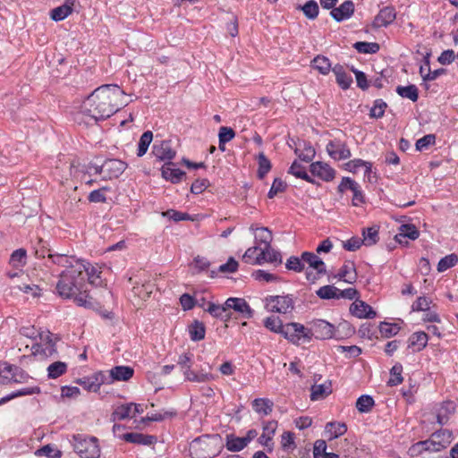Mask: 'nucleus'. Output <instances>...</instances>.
I'll return each instance as SVG.
<instances>
[{
    "mask_svg": "<svg viewBox=\"0 0 458 458\" xmlns=\"http://www.w3.org/2000/svg\"><path fill=\"white\" fill-rule=\"evenodd\" d=\"M124 91L116 84H105L97 88L83 102L81 114L87 123L106 120L127 105Z\"/></svg>",
    "mask_w": 458,
    "mask_h": 458,
    "instance_id": "obj_1",
    "label": "nucleus"
},
{
    "mask_svg": "<svg viewBox=\"0 0 458 458\" xmlns=\"http://www.w3.org/2000/svg\"><path fill=\"white\" fill-rule=\"evenodd\" d=\"M84 268L83 265H78L76 269H64L59 276L56 284V293L64 299H72L78 291H81L85 285V277L81 276V270Z\"/></svg>",
    "mask_w": 458,
    "mask_h": 458,
    "instance_id": "obj_2",
    "label": "nucleus"
},
{
    "mask_svg": "<svg viewBox=\"0 0 458 458\" xmlns=\"http://www.w3.org/2000/svg\"><path fill=\"white\" fill-rule=\"evenodd\" d=\"M69 442L81 458H99L100 447L96 437L86 434H73Z\"/></svg>",
    "mask_w": 458,
    "mask_h": 458,
    "instance_id": "obj_3",
    "label": "nucleus"
},
{
    "mask_svg": "<svg viewBox=\"0 0 458 458\" xmlns=\"http://www.w3.org/2000/svg\"><path fill=\"white\" fill-rule=\"evenodd\" d=\"M308 325V341H310L312 337L320 340L335 337V327L327 320L313 319Z\"/></svg>",
    "mask_w": 458,
    "mask_h": 458,
    "instance_id": "obj_4",
    "label": "nucleus"
},
{
    "mask_svg": "<svg viewBox=\"0 0 458 458\" xmlns=\"http://www.w3.org/2000/svg\"><path fill=\"white\" fill-rule=\"evenodd\" d=\"M41 343L34 344L31 347L32 354L42 358L53 357L57 354L55 342L48 332L45 336L40 335Z\"/></svg>",
    "mask_w": 458,
    "mask_h": 458,
    "instance_id": "obj_5",
    "label": "nucleus"
},
{
    "mask_svg": "<svg viewBox=\"0 0 458 458\" xmlns=\"http://www.w3.org/2000/svg\"><path fill=\"white\" fill-rule=\"evenodd\" d=\"M281 335L294 344H299L301 339L308 341L307 327L296 322L284 325Z\"/></svg>",
    "mask_w": 458,
    "mask_h": 458,
    "instance_id": "obj_6",
    "label": "nucleus"
},
{
    "mask_svg": "<svg viewBox=\"0 0 458 458\" xmlns=\"http://www.w3.org/2000/svg\"><path fill=\"white\" fill-rule=\"evenodd\" d=\"M267 305L270 307V310L277 313L286 314L291 312L294 308L293 300L289 296H269L266 298Z\"/></svg>",
    "mask_w": 458,
    "mask_h": 458,
    "instance_id": "obj_7",
    "label": "nucleus"
},
{
    "mask_svg": "<svg viewBox=\"0 0 458 458\" xmlns=\"http://www.w3.org/2000/svg\"><path fill=\"white\" fill-rule=\"evenodd\" d=\"M128 165L127 163L116 159L110 158L106 159L104 162V175L102 177L103 180H113L118 178L120 175L123 174L126 170Z\"/></svg>",
    "mask_w": 458,
    "mask_h": 458,
    "instance_id": "obj_8",
    "label": "nucleus"
},
{
    "mask_svg": "<svg viewBox=\"0 0 458 458\" xmlns=\"http://www.w3.org/2000/svg\"><path fill=\"white\" fill-rule=\"evenodd\" d=\"M326 149L328 155L337 161L350 158L352 156L351 150L346 143L340 140H330L327 144Z\"/></svg>",
    "mask_w": 458,
    "mask_h": 458,
    "instance_id": "obj_9",
    "label": "nucleus"
},
{
    "mask_svg": "<svg viewBox=\"0 0 458 458\" xmlns=\"http://www.w3.org/2000/svg\"><path fill=\"white\" fill-rule=\"evenodd\" d=\"M133 374V369L129 366H115L107 373L104 372L105 384H112L114 381H128Z\"/></svg>",
    "mask_w": 458,
    "mask_h": 458,
    "instance_id": "obj_10",
    "label": "nucleus"
},
{
    "mask_svg": "<svg viewBox=\"0 0 458 458\" xmlns=\"http://www.w3.org/2000/svg\"><path fill=\"white\" fill-rule=\"evenodd\" d=\"M436 445L437 444H434L430 438H428L411 445L409 448V453L412 457L420 456L421 458H427V455L441 452L437 449Z\"/></svg>",
    "mask_w": 458,
    "mask_h": 458,
    "instance_id": "obj_11",
    "label": "nucleus"
},
{
    "mask_svg": "<svg viewBox=\"0 0 458 458\" xmlns=\"http://www.w3.org/2000/svg\"><path fill=\"white\" fill-rule=\"evenodd\" d=\"M75 382L85 390L97 393L100 389V386L105 384L104 372H96L91 376L78 378Z\"/></svg>",
    "mask_w": 458,
    "mask_h": 458,
    "instance_id": "obj_12",
    "label": "nucleus"
},
{
    "mask_svg": "<svg viewBox=\"0 0 458 458\" xmlns=\"http://www.w3.org/2000/svg\"><path fill=\"white\" fill-rule=\"evenodd\" d=\"M48 259L55 265L64 267L65 269H76L78 265H83V259H77L75 256L66 253H49Z\"/></svg>",
    "mask_w": 458,
    "mask_h": 458,
    "instance_id": "obj_13",
    "label": "nucleus"
},
{
    "mask_svg": "<svg viewBox=\"0 0 458 458\" xmlns=\"http://www.w3.org/2000/svg\"><path fill=\"white\" fill-rule=\"evenodd\" d=\"M225 308L227 310H233L241 314L243 318H250L253 317V310L248 302L242 298L231 297L225 301Z\"/></svg>",
    "mask_w": 458,
    "mask_h": 458,
    "instance_id": "obj_14",
    "label": "nucleus"
},
{
    "mask_svg": "<svg viewBox=\"0 0 458 458\" xmlns=\"http://www.w3.org/2000/svg\"><path fill=\"white\" fill-rule=\"evenodd\" d=\"M310 172L322 181L331 182L335 176V170L324 162H314L310 165Z\"/></svg>",
    "mask_w": 458,
    "mask_h": 458,
    "instance_id": "obj_15",
    "label": "nucleus"
},
{
    "mask_svg": "<svg viewBox=\"0 0 458 458\" xmlns=\"http://www.w3.org/2000/svg\"><path fill=\"white\" fill-rule=\"evenodd\" d=\"M152 154L161 161L172 162L174 158L176 151L173 149L171 142L162 140L159 144L154 143L152 147Z\"/></svg>",
    "mask_w": 458,
    "mask_h": 458,
    "instance_id": "obj_16",
    "label": "nucleus"
},
{
    "mask_svg": "<svg viewBox=\"0 0 458 458\" xmlns=\"http://www.w3.org/2000/svg\"><path fill=\"white\" fill-rule=\"evenodd\" d=\"M396 18V12L393 6H386L382 8L376 15L372 21L373 28L378 29L382 27H387Z\"/></svg>",
    "mask_w": 458,
    "mask_h": 458,
    "instance_id": "obj_17",
    "label": "nucleus"
},
{
    "mask_svg": "<svg viewBox=\"0 0 458 458\" xmlns=\"http://www.w3.org/2000/svg\"><path fill=\"white\" fill-rule=\"evenodd\" d=\"M354 4L352 0H346L338 7L331 10V17L337 22L350 19L354 13Z\"/></svg>",
    "mask_w": 458,
    "mask_h": 458,
    "instance_id": "obj_18",
    "label": "nucleus"
},
{
    "mask_svg": "<svg viewBox=\"0 0 458 458\" xmlns=\"http://www.w3.org/2000/svg\"><path fill=\"white\" fill-rule=\"evenodd\" d=\"M350 312L352 315L359 318H373L377 315L376 311L372 309L371 306L367 304L365 301L359 300H356L353 303L351 304Z\"/></svg>",
    "mask_w": 458,
    "mask_h": 458,
    "instance_id": "obj_19",
    "label": "nucleus"
},
{
    "mask_svg": "<svg viewBox=\"0 0 458 458\" xmlns=\"http://www.w3.org/2000/svg\"><path fill=\"white\" fill-rule=\"evenodd\" d=\"M301 259L307 263L310 268L316 270L318 276H322L327 273V267L325 262L317 254L310 251H304L301 253Z\"/></svg>",
    "mask_w": 458,
    "mask_h": 458,
    "instance_id": "obj_20",
    "label": "nucleus"
},
{
    "mask_svg": "<svg viewBox=\"0 0 458 458\" xmlns=\"http://www.w3.org/2000/svg\"><path fill=\"white\" fill-rule=\"evenodd\" d=\"M162 176L172 183H178L181 182L185 173L176 167L174 162H165L161 168Z\"/></svg>",
    "mask_w": 458,
    "mask_h": 458,
    "instance_id": "obj_21",
    "label": "nucleus"
},
{
    "mask_svg": "<svg viewBox=\"0 0 458 458\" xmlns=\"http://www.w3.org/2000/svg\"><path fill=\"white\" fill-rule=\"evenodd\" d=\"M420 236V232L417 227L412 224L402 225L399 228V233L394 236V239L400 244H407L406 239L416 240Z\"/></svg>",
    "mask_w": 458,
    "mask_h": 458,
    "instance_id": "obj_22",
    "label": "nucleus"
},
{
    "mask_svg": "<svg viewBox=\"0 0 458 458\" xmlns=\"http://www.w3.org/2000/svg\"><path fill=\"white\" fill-rule=\"evenodd\" d=\"M264 262H282V258L280 252L273 250L271 248V245L264 246L260 249V252L258 254V256L255 259L254 263L257 265H261Z\"/></svg>",
    "mask_w": 458,
    "mask_h": 458,
    "instance_id": "obj_23",
    "label": "nucleus"
},
{
    "mask_svg": "<svg viewBox=\"0 0 458 458\" xmlns=\"http://www.w3.org/2000/svg\"><path fill=\"white\" fill-rule=\"evenodd\" d=\"M434 444H437V449L443 451L448 447L453 440V433L448 429L437 430L428 437Z\"/></svg>",
    "mask_w": 458,
    "mask_h": 458,
    "instance_id": "obj_24",
    "label": "nucleus"
},
{
    "mask_svg": "<svg viewBox=\"0 0 458 458\" xmlns=\"http://www.w3.org/2000/svg\"><path fill=\"white\" fill-rule=\"evenodd\" d=\"M121 438L128 443L142 445H151L157 441L156 437L152 435H146L138 432L125 433L121 436Z\"/></svg>",
    "mask_w": 458,
    "mask_h": 458,
    "instance_id": "obj_25",
    "label": "nucleus"
},
{
    "mask_svg": "<svg viewBox=\"0 0 458 458\" xmlns=\"http://www.w3.org/2000/svg\"><path fill=\"white\" fill-rule=\"evenodd\" d=\"M334 277L348 284L355 283L357 280V272L354 263L351 261L345 262L339 269L338 274L334 276Z\"/></svg>",
    "mask_w": 458,
    "mask_h": 458,
    "instance_id": "obj_26",
    "label": "nucleus"
},
{
    "mask_svg": "<svg viewBox=\"0 0 458 458\" xmlns=\"http://www.w3.org/2000/svg\"><path fill=\"white\" fill-rule=\"evenodd\" d=\"M294 153L301 161L306 163L311 162L316 155L315 148L312 147L311 143L306 140H299Z\"/></svg>",
    "mask_w": 458,
    "mask_h": 458,
    "instance_id": "obj_27",
    "label": "nucleus"
},
{
    "mask_svg": "<svg viewBox=\"0 0 458 458\" xmlns=\"http://www.w3.org/2000/svg\"><path fill=\"white\" fill-rule=\"evenodd\" d=\"M428 341V334L423 331L415 332L408 339V348L414 352H420L427 346Z\"/></svg>",
    "mask_w": 458,
    "mask_h": 458,
    "instance_id": "obj_28",
    "label": "nucleus"
},
{
    "mask_svg": "<svg viewBox=\"0 0 458 458\" xmlns=\"http://www.w3.org/2000/svg\"><path fill=\"white\" fill-rule=\"evenodd\" d=\"M84 268L81 270V276H83V272L86 273L88 276V281L90 284L94 286H100L102 284L101 279V271L95 266L91 265L89 262H86L83 260Z\"/></svg>",
    "mask_w": 458,
    "mask_h": 458,
    "instance_id": "obj_29",
    "label": "nucleus"
},
{
    "mask_svg": "<svg viewBox=\"0 0 458 458\" xmlns=\"http://www.w3.org/2000/svg\"><path fill=\"white\" fill-rule=\"evenodd\" d=\"M332 71L335 75V81L339 87L344 90L348 89L352 83V77L345 72L344 66L335 64Z\"/></svg>",
    "mask_w": 458,
    "mask_h": 458,
    "instance_id": "obj_30",
    "label": "nucleus"
},
{
    "mask_svg": "<svg viewBox=\"0 0 458 458\" xmlns=\"http://www.w3.org/2000/svg\"><path fill=\"white\" fill-rule=\"evenodd\" d=\"M253 410L261 416L269 415L274 407V403L267 398H256L251 403Z\"/></svg>",
    "mask_w": 458,
    "mask_h": 458,
    "instance_id": "obj_31",
    "label": "nucleus"
},
{
    "mask_svg": "<svg viewBox=\"0 0 458 458\" xmlns=\"http://www.w3.org/2000/svg\"><path fill=\"white\" fill-rule=\"evenodd\" d=\"M247 445L243 437H237L234 434L225 436V448L232 453L240 452Z\"/></svg>",
    "mask_w": 458,
    "mask_h": 458,
    "instance_id": "obj_32",
    "label": "nucleus"
},
{
    "mask_svg": "<svg viewBox=\"0 0 458 458\" xmlns=\"http://www.w3.org/2000/svg\"><path fill=\"white\" fill-rule=\"evenodd\" d=\"M325 431L328 434L329 439H335L343 436L347 431V426L344 422H327Z\"/></svg>",
    "mask_w": 458,
    "mask_h": 458,
    "instance_id": "obj_33",
    "label": "nucleus"
},
{
    "mask_svg": "<svg viewBox=\"0 0 458 458\" xmlns=\"http://www.w3.org/2000/svg\"><path fill=\"white\" fill-rule=\"evenodd\" d=\"M277 421L270 420L263 425V433L259 437V441L261 445L267 446L272 441V437L276 430Z\"/></svg>",
    "mask_w": 458,
    "mask_h": 458,
    "instance_id": "obj_34",
    "label": "nucleus"
},
{
    "mask_svg": "<svg viewBox=\"0 0 458 458\" xmlns=\"http://www.w3.org/2000/svg\"><path fill=\"white\" fill-rule=\"evenodd\" d=\"M205 334L206 327L202 322L195 320L189 326V335L191 341L199 342L203 340L205 338Z\"/></svg>",
    "mask_w": 458,
    "mask_h": 458,
    "instance_id": "obj_35",
    "label": "nucleus"
},
{
    "mask_svg": "<svg viewBox=\"0 0 458 458\" xmlns=\"http://www.w3.org/2000/svg\"><path fill=\"white\" fill-rule=\"evenodd\" d=\"M454 405L452 402L443 403L437 413V422L445 425L449 420V416L454 411Z\"/></svg>",
    "mask_w": 458,
    "mask_h": 458,
    "instance_id": "obj_36",
    "label": "nucleus"
},
{
    "mask_svg": "<svg viewBox=\"0 0 458 458\" xmlns=\"http://www.w3.org/2000/svg\"><path fill=\"white\" fill-rule=\"evenodd\" d=\"M395 91L400 97L408 98L412 102H416L419 98V89L414 84L408 86H397Z\"/></svg>",
    "mask_w": 458,
    "mask_h": 458,
    "instance_id": "obj_37",
    "label": "nucleus"
},
{
    "mask_svg": "<svg viewBox=\"0 0 458 458\" xmlns=\"http://www.w3.org/2000/svg\"><path fill=\"white\" fill-rule=\"evenodd\" d=\"M311 66L323 75L328 74L330 70H332L329 59L320 55L314 57V59L311 61Z\"/></svg>",
    "mask_w": 458,
    "mask_h": 458,
    "instance_id": "obj_38",
    "label": "nucleus"
},
{
    "mask_svg": "<svg viewBox=\"0 0 458 458\" xmlns=\"http://www.w3.org/2000/svg\"><path fill=\"white\" fill-rule=\"evenodd\" d=\"M132 406L133 403L117 406L112 413L113 420H123L127 418H133Z\"/></svg>",
    "mask_w": 458,
    "mask_h": 458,
    "instance_id": "obj_39",
    "label": "nucleus"
},
{
    "mask_svg": "<svg viewBox=\"0 0 458 458\" xmlns=\"http://www.w3.org/2000/svg\"><path fill=\"white\" fill-rule=\"evenodd\" d=\"M39 393H40V387H38V386L25 387V388L20 389L18 391L12 392L11 394L2 397L0 399V404H4L6 402H8L13 398H16V397H20V396H23V395H32V394H39Z\"/></svg>",
    "mask_w": 458,
    "mask_h": 458,
    "instance_id": "obj_40",
    "label": "nucleus"
},
{
    "mask_svg": "<svg viewBox=\"0 0 458 458\" xmlns=\"http://www.w3.org/2000/svg\"><path fill=\"white\" fill-rule=\"evenodd\" d=\"M297 9L301 10L309 20H315L319 13V7L315 0H309L303 5L298 6Z\"/></svg>",
    "mask_w": 458,
    "mask_h": 458,
    "instance_id": "obj_41",
    "label": "nucleus"
},
{
    "mask_svg": "<svg viewBox=\"0 0 458 458\" xmlns=\"http://www.w3.org/2000/svg\"><path fill=\"white\" fill-rule=\"evenodd\" d=\"M206 311L214 318L225 320H227L230 318V315L226 313L227 309L225 308V302L223 305L208 302Z\"/></svg>",
    "mask_w": 458,
    "mask_h": 458,
    "instance_id": "obj_42",
    "label": "nucleus"
},
{
    "mask_svg": "<svg viewBox=\"0 0 458 458\" xmlns=\"http://www.w3.org/2000/svg\"><path fill=\"white\" fill-rule=\"evenodd\" d=\"M362 242L365 246H372L376 244L378 240V226H371L362 229Z\"/></svg>",
    "mask_w": 458,
    "mask_h": 458,
    "instance_id": "obj_43",
    "label": "nucleus"
},
{
    "mask_svg": "<svg viewBox=\"0 0 458 458\" xmlns=\"http://www.w3.org/2000/svg\"><path fill=\"white\" fill-rule=\"evenodd\" d=\"M353 47L360 54H377L380 46L377 42L358 41L353 44Z\"/></svg>",
    "mask_w": 458,
    "mask_h": 458,
    "instance_id": "obj_44",
    "label": "nucleus"
},
{
    "mask_svg": "<svg viewBox=\"0 0 458 458\" xmlns=\"http://www.w3.org/2000/svg\"><path fill=\"white\" fill-rule=\"evenodd\" d=\"M67 371V364L63 361H55L47 367V377L55 379Z\"/></svg>",
    "mask_w": 458,
    "mask_h": 458,
    "instance_id": "obj_45",
    "label": "nucleus"
},
{
    "mask_svg": "<svg viewBox=\"0 0 458 458\" xmlns=\"http://www.w3.org/2000/svg\"><path fill=\"white\" fill-rule=\"evenodd\" d=\"M27 252L25 249H18L14 250L11 257L9 263L15 268L22 267L26 265Z\"/></svg>",
    "mask_w": 458,
    "mask_h": 458,
    "instance_id": "obj_46",
    "label": "nucleus"
},
{
    "mask_svg": "<svg viewBox=\"0 0 458 458\" xmlns=\"http://www.w3.org/2000/svg\"><path fill=\"white\" fill-rule=\"evenodd\" d=\"M429 58H430V53H427V55L424 56V64L428 67V72L425 74V76H423L424 81H435L439 76L446 73V70L444 68H439L435 71H431L430 67H429V64H430Z\"/></svg>",
    "mask_w": 458,
    "mask_h": 458,
    "instance_id": "obj_47",
    "label": "nucleus"
},
{
    "mask_svg": "<svg viewBox=\"0 0 458 458\" xmlns=\"http://www.w3.org/2000/svg\"><path fill=\"white\" fill-rule=\"evenodd\" d=\"M258 164L259 168L257 171V175L259 179H263L267 175V174L271 170V162L266 157V155L263 152H261L258 156Z\"/></svg>",
    "mask_w": 458,
    "mask_h": 458,
    "instance_id": "obj_48",
    "label": "nucleus"
},
{
    "mask_svg": "<svg viewBox=\"0 0 458 458\" xmlns=\"http://www.w3.org/2000/svg\"><path fill=\"white\" fill-rule=\"evenodd\" d=\"M338 288L334 285H324L316 291V294L322 300H338Z\"/></svg>",
    "mask_w": 458,
    "mask_h": 458,
    "instance_id": "obj_49",
    "label": "nucleus"
},
{
    "mask_svg": "<svg viewBox=\"0 0 458 458\" xmlns=\"http://www.w3.org/2000/svg\"><path fill=\"white\" fill-rule=\"evenodd\" d=\"M153 140V133L151 131H146L142 133L138 143L137 156L142 157L147 153V150Z\"/></svg>",
    "mask_w": 458,
    "mask_h": 458,
    "instance_id": "obj_50",
    "label": "nucleus"
},
{
    "mask_svg": "<svg viewBox=\"0 0 458 458\" xmlns=\"http://www.w3.org/2000/svg\"><path fill=\"white\" fill-rule=\"evenodd\" d=\"M374 404V399L369 394H362L356 401V408L362 413L369 412Z\"/></svg>",
    "mask_w": 458,
    "mask_h": 458,
    "instance_id": "obj_51",
    "label": "nucleus"
},
{
    "mask_svg": "<svg viewBox=\"0 0 458 458\" xmlns=\"http://www.w3.org/2000/svg\"><path fill=\"white\" fill-rule=\"evenodd\" d=\"M402 373L403 365L399 362L395 363L390 369L391 377L387 381V385L390 386H395L400 385L403 381Z\"/></svg>",
    "mask_w": 458,
    "mask_h": 458,
    "instance_id": "obj_52",
    "label": "nucleus"
},
{
    "mask_svg": "<svg viewBox=\"0 0 458 458\" xmlns=\"http://www.w3.org/2000/svg\"><path fill=\"white\" fill-rule=\"evenodd\" d=\"M72 298L78 306L84 308H92L94 306L93 298L90 297L83 288L81 291H78Z\"/></svg>",
    "mask_w": 458,
    "mask_h": 458,
    "instance_id": "obj_53",
    "label": "nucleus"
},
{
    "mask_svg": "<svg viewBox=\"0 0 458 458\" xmlns=\"http://www.w3.org/2000/svg\"><path fill=\"white\" fill-rule=\"evenodd\" d=\"M183 376L185 377V380L191 382L204 383L214 379V376L210 373H196L191 369H190L189 371H185V374Z\"/></svg>",
    "mask_w": 458,
    "mask_h": 458,
    "instance_id": "obj_54",
    "label": "nucleus"
},
{
    "mask_svg": "<svg viewBox=\"0 0 458 458\" xmlns=\"http://www.w3.org/2000/svg\"><path fill=\"white\" fill-rule=\"evenodd\" d=\"M401 327L395 323L381 322L379 325V332L385 338H390L398 334Z\"/></svg>",
    "mask_w": 458,
    "mask_h": 458,
    "instance_id": "obj_55",
    "label": "nucleus"
},
{
    "mask_svg": "<svg viewBox=\"0 0 458 458\" xmlns=\"http://www.w3.org/2000/svg\"><path fill=\"white\" fill-rule=\"evenodd\" d=\"M72 13V8L68 5H60L51 11L50 17L53 21H60L64 20Z\"/></svg>",
    "mask_w": 458,
    "mask_h": 458,
    "instance_id": "obj_56",
    "label": "nucleus"
},
{
    "mask_svg": "<svg viewBox=\"0 0 458 458\" xmlns=\"http://www.w3.org/2000/svg\"><path fill=\"white\" fill-rule=\"evenodd\" d=\"M330 393V386H327L325 384L314 385L311 387L310 399L312 401L320 400L327 396Z\"/></svg>",
    "mask_w": 458,
    "mask_h": 458,
    "instance_id": "obj_57",
    "label": "nucleus"
},
{
    "mask_svg": "<svg viewBox=\"0 0 458 458\" xmlns=\"http://www.w3.org/2000/svg\"><path fill=\"white\" fill-rule=\"evenodd\" d=\"M264 326L271 332L281 334L284 325L278 317L270 316L264 320Z\"/></svg>",
    "mask_w": 458,
    "mask_h": 458,
    "instance_id": "obj_58",
    "label": "nucleus"
},
{
    "mask_svg": "<svg viewBox=\"0 0 458 458\" xmlns=\"http://www.w3.org/2000/svg\"><path fill=\"white\" fill-rule=\"evenodd\" d=\"M458 262V257L456 254H449L442 258L437 264V271L444 272L453 267Z\"/></svg>",
    "mask_w": 458,
    "mask_h": 458,
    "instance_id": "obj_59",
    "label": "nucleus"
},
{
    "mask_svg": "<svg viewBox=\"0 0 458 458\" xmlns=\"http://www.w3.org/2000/svg\"><path fill=\"white\" fill-rule=\"evenodd\" d=\"M109 191L110 187L107 186L94 190L89 194L88 199L92 203H105L106 202V197L105 193Z\"/></svg>",
    "mask_w": 458,
    "mask_h": 458,
    "instance_id": "obj_60",
    "label": "nucleus"
},
{
    "mask_svg": "<svg viewBox=\"0 0 458 458\" xmlns=\"http://www.w3.org/2000/svg\"><path fill=\"white\" fill-rule=\"evenodd\" d=\"M386 107L387 104L383 99H376L370 109L369 116L376 119L383 117Z\"/></svg>",
    "mask_w": 458,
    "mask_h": 458,
    "instance_id": "obj_61",
    "label": "nucleus"
},
{
    "mask_svg": "<svg viewBox=\"0 0 458 458\" xmlns=\"http://www.w3.org/2000/svg\"><path fill=\"white\" fill-rule=\"evenodd\" d=\"M193 353L188 352L182 353L178 357L177 364L180 366L183 375L185 374V371H189L193 364Z\"/></svg>",
    "mask_w": 458,
    "mask_h": 458,
    "instance_id": "obj_62",
    "label": "nucleus"
},
{
    "mask_svg": "<svg viewBox=\"0 0 458 458\" xmlns=\"http://www.w3.org/2000/svg\"><path fill=\"white\" fill-rule=\"evenodd\" d=\"M37 455H44L48 458H61L62 452L56 448H54L51 445H46L41 448L38 449L35 453Z\"/></svg>",
    "mask_w": 458,
    "mask_h": 458,
    "instance_id": "obj_63",
    "label": "nucleus"
},
{
    "mask_svg": "<svg viewBox=\"0 0 458 458\" xmlns=\"http://www.w3.org/2000/svg\"><path fill=\"white\" fill-rule=\"evenodd\" d=\"M285 267L294 272H302L304 269L303 259H301V257L291 256L285 263Z\"/></svg>",
    "mask_w": 458,
    "mask_h": 458,
    "instance_id": "obj_64",
    "label": "nucleus"
}]
</instances>
